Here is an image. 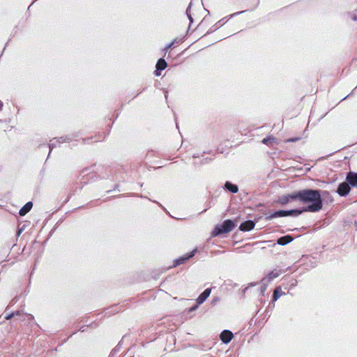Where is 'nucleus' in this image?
Here are the masks:
<instances>
[{"instance_id": "1", "label": "nucleus", "mask_w": 357, "mask_h": 357, "mask_svg": "<svg viewBox=\"0 0 357 357\" xmlns=\"http://www.w3.org/2000/svg\"><path fill=\"white\" fill-rule=\"evenodd\" d=\"M291 197L299 199L301 202L306 204V207L302 209L303 211L315 212L322 208L321 195L318 190H305L292 193Z\"/></svg>"}, {"instance_id": "2", "label": "nucleus", "mask_w": 357, "mask_h": 357, "mask_svg": "<svg viewBox=\"0 0 357 357\" xmlns=\"http://www.w3.org/2000/svg\"><path fill=\"white\" fill-rule=\"evenodd\" d=\"M234 227V223L227 220L222 222L221 225H218L212 232V236H215L221 234L228 233L231 231Z\"/></svg>"}, {"instance_id": "3", "label": "nucleus", "mask_w": 357, "mask_h": 357, "mask_svg": "<svg viewBox=\"0 0 357 357\" xmlns=\"http://www.w3.org/2000/svg\"><path fill=\"white\" fill-rule=\"evenodd\" d=\"M303 211H300L298 209L296 210H289V211H276L273 215H271V218H275V217H284V216H297L300 214H301Z\"/></svg>"}, {"instance_id": "4", "label": "nucleus", "mask_w": 357, "mask_h": 357, "mask_svg": "<svg viewBox=\"0 0 357 357\" xmlns=\"http://www.w3.org/2000/svg\"><path fill=\"white\" fill-rule=\"evenodd\" d=\"M350 191V187L347 183H342L337 189V192L340 195L344 196L349 193Z\"/></svg>"}, {"instance_id": "5", "label": "nucleus", "mask_w": 357, "mask_h": 357, "mask_svg": "<svg viewBox=\"0 0 357 357\" xmlns=\"http://www.w3.org/2000/svg\"><path fill=\"white\" fill-rule=\"evenodd\" d=\"M233 337V334L229 331H224L220 334V339L224 343H229Z\"/></svg>"}, {"instance_id": "6", "label": "nucleus", "mask_w": 357, "mask_h": 357, "mask_svg": "<svg viewBox=\"0 0 357 357\" xmlns=\"http://www.w3.org/2000/svg\"><path fill=\"white\" fill-rule=\"evenodd\" d=\"M255 223L252 221H245L240 225L241 231H250L254 228Z\"/></svg>"}, {"instance_id": "7", "label": "nucleus", "mask_w": 357, "mask_h": 357, "mask_svg": "<svg viewBox=\"0 0 357 357\" xmlns=\"http://www.w3.org/2000/svg\"><path fill=\"white\" fill-rule=\"evenodd\" d=\"M210 294L211 289H206L197 299V303L199 305L204 303L206 301V299L209 296Z\"/></svg>"}, {"instance_id": "8", "label": "nucleus", "mask_w": 357, "mask_h": 357, "mask_svg": "<svg viewBox=\"0 0 357 357\" xmlns=\"http://www.w3.org/2000/svg\"><path fill=\"white\" fill-rule=\"evenodd\" d=\"M347 180L349 182V183L352 185H357V174H354L350 172L348 174L347 176Z\"/></svg>"}, {"instance_id": "9", "label": "nucleus", "mask_w": 357, "mask_h": 357, "mask_svg": "<svg viewBox=\"0 0 357 357\" xmlns=\"http://www.w3.org/2000/svg\"><path fill=\"white\" fill-rule=\"evenodd\" d=\"M32 202H27L20 211V215H26L32 208Z\"/></svg>"}, {"instance_id": "10", "label": "nucleus", "mask_w": 357, "mask_h": 357, "mask_svg": "<svg viewBox=\"0 0 357 357\" xmlns=\"http://www.w3.org/2000/svg\"><path fill=\"white\" fill-rule=\"evenodd\" d=\"M292 240H293V238L290 236H285L280 238L278 240V243L280 245H284L285 244L290 243Z\"/></svg>"}, {"instance_id": "11", "label": "nucleus", "mask_w": 357, "mask_h": 357, "mask_svg": "<svg viewBox=\"0 0 357 357\" xmlns=\"http://www.w3.org/2000/svg\"><path fill=\"white\" fill-rule=\"evenodd\" d=\"M291 196H292V194L282 197L280 199L279 202L282 204H286L290 202L291 200L297 199V198H293V197H291Z\"/></svg>"}, {"instance_id": "12", "label": "nucleus", "mask_w": 357, "mask_h": 357, "mask_svg": "<svg viewBox=\"0 0 357 357\" xmlns=\"http://www.w3.org/2000/svg\"><path fill=\"white\" fill-rule=\"evenodd\" d=\"M225 187L227 189H228L229 190H230L231 192L235 193V192H238V187L236 185H234V184H231L229 182H227L225 183Z\"/></svg>"}, {"instance_id": "13", "label": "nucleus", "mask_w": 357, "mask_h": 357, "mask_svg": "<svg viewBox=\"0 0 357 357\" xmlns=\"http://www.w3.org/2000/svg\"><path fill=\"white\" fill-rule=\"evenodd\" d=\"M167 66L166 61L164 59H159L157 64H156V68L158 70H164Z\"/></svg>"}, {"instance_id": "14", "label": "nucleus", "mask_w": 357, "mask_h": 357, "mask_svg": "<svg viewBox=\"0 0 357 357\" xmlns=\"http://www.w3.org/2000/svg\"><path fill=\"white\" fill-rule=\"evenodd\" d=\"M281 294H282V289L280 288H277L274 291V294H273L274 299L277 300Z\"/></svg>"}, {"instance_id": "15", "label": "nucleus", "mask_w": 357, "mask_h": 357, "mask_svg": "<svg viewBox=\"0 0 357 357\" xmlns=\"http://www.w3.org/2000/svg\"><path fill=\"white\" fill-rule=\"evenodd\" d=\"M267 140H268V139H264L263 140V142H264V143H266Z\"/></svg>"}]
</instances>
